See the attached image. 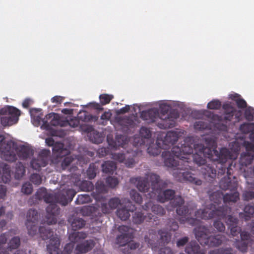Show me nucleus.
Segmentation results:
<instances>
[{
	"label": "nucleus",
	"mask_w": 254,
	"mask_h": 254,
	"mask_svg": "<svg viewBox=\"0 0 254 254\" xmlns=\"http://www.w3.org/2000/svg\"><path fill=\"white\" fill-rule=\"evenodd\" d=\"M172 151L177 156L182 157H185L182 156V152L185 154H190L194 151H198L212 161L213 165L218 170V175H223L227 171L228 166H227L226 163L232 157L231 151L226 147H222L218 151L215 148L204 146L202 144H194L193 140L190 137L184 139L181 146L174 147Z\"/></svg>",
	"instance_id": "f257e3e1"
},
{
	"label": "nucleus",
	"mask_w": 254,
	"mask_h": 254,
	"mask_svg": "<svg viewBox=\"0 0 254 254\" xmlns=\"http://www.w3.org/2000/svg\"><path fill=\"white\" fill-rule=\"evenodd\" d=\"M76 192L73 189L64 190L56 193L48 192L46 189H39L35 196L38 200L43 199L49 204L46 208V221L48 225L56 224L57 216L60 212V208L57 203L66 205L72 200Z\"/></svg>",
	"instance_id": "f03ea898"
},
{
	"label": "nucleus",
	"mask_w": 254,
	"mask_h": 254,
	"mask_svg": "<svg viewBox=\"0 0 254 254\" xmlns=\"http://www.w3.org/2000/svg\"><path fill=\"white\" fill-rule=\"evenodd\" d=\"M181 146L179 145H176V146ZM174 147L175 146L172 148V153L168 151H164L162 152L161 156L164 159L165 165L170 168H176L174 169L173 175L178 182H188L196 186H200L202 184V181L195 177L194 174L188 170V168H190V166L189 165V161H188L190 158L186 156L188 154H184L182 152V156L185 157L177 156L172 151Z\"/></svg>",
	"instance_id": "7ed1b4c3"
},
{
	"label": "nucleus",
	"mask_w": 254,
	"mask_h": 254,
	"mask_svg": "<svg viewBox=\"0 0 254 254\" xmlns=\"http://www.w3.org/2000/svg\"><path fill=\"white\" fill-rule=\"evenodd\" d=\"M179 117L178 113L173 111L169 114H163L160 117L158 111L156 108L143 111L140 114V118L147 123H156L157 126L162 129H166L174 127L175 120Z\"/></svg>",
	"instance_id": "20e7f679"
},
{
	"label": "nucleus",
	"mask_w": 254,
	"mask_h": 254,
	"mask_svg": "<svg viewBox=\"0 0 254 254\" xmlns=\"http://www.w3.org/2000/svg\"><path fill=\"white\" fill-rule=\"evenodd\" d=\"M232 162L231 160H230ZM232 162H228L227 175V178H222L220 183V188L223 190H230V193H227L223 194V200L225 203L230 202H236L239 199V193L238 192V182L236 180H232L231 175L232 173L231 167Z\"/></svg>",
	"instance_id": "39448f33"
},
{
	"label": "nucleus",
	"mask_w": 254,
	"mask_h": 254,
	"mask_svg": "<svg viewBox=\"0 0 254 254\" xmlns=\"http://www.w3.org/2000/svg\"><path fill=\"white\" fill-rule=\"evenodd\" d=\"M193 231L195 238L202 245L210 247H218L226 240L225 237L222 235L210 236V230L207 227L204 226L196 227Z\"/></svg>",
	"instance_id": "423d86ee"
},
{
	"label": "nucleus",
	"mask_w": 254,
	"mask_h": 254,
	"mask_svg": "<svg viewBox=\"0 0 254 254\" xmlns=\"http://www.w3.org/2000/svg\"><path fill=\"white\" fill-rule=\"evenodd\" d=\"M225 113L223 116L214 114L209 111H206V116L210 119L214 124V126L218 130L227 131L228 129L226 123L231 121L236 113V110L229 104L223 105Z\"/></svg>",
	"instance_id": "0eeeda50"
},
{
	"label": "nucleus",
	"mask_w": 254,
	"mask_h": 254,
	"mask_svg": "<svg viewBox=\"0 0 254 254\" xmlns=\"http://www.w3.org/2000/svg\"><path fill=\"white\" fill-rule=\"evenodd\" d=\"M158 234L159 236V239H158L156 231L151 229L144 237L145 242L147 244L148 247L151 248L153 251H156L158 244L166 245L170 242L171 239L172 234L165 229L159 230Z\"/></svg>",
	"instance_id": "6e6552de"
},
{
	"label": "nucleus",
	"mask_w": 254,
	"mask_h": 254,
	"mask_svg": "<svg viewBox=\"0 0 254 254\" xmlns=\"http://www.w3.org/2000/svg\"><path fill=\"white\" fill-rule=\"evenodd\" d=\"M214 210L205 208L199 209L195 212V216L197 218L203 219H210L217 217L219 219H226L227 215L231 211V208L227 205H223L216 208L214 206Z\"/></svg>",
	"instance_id": "1a4fd4ad"
},
{
	"label": "nucleus",
	"mask_w": 254,
	"mask_h": 254,
	"mask_svg": "<svg viewBox=\"0 0 254 254\" xmlns=\"http://www.w3.org/2000/svg\"><path fill=\"white\" fill-rule=\"evenodd\" d=\"M214 210L205 208L199 209L195 212V216L197 218L203 219H210L217 217L219 219H226L227 215L231 211V208L227 205H223L216 208L214 206Z\"/></svg>",
	"instance_id": "9d476101"
},
{
	"label": "nucleus",
	"mask_w": 254,
	"mask_h": 254,
	"mask_svg": "<svg viewBox=\"0 0 254 254\" xmlns=\"http://www.w3.org/2000/svg\"><path fill=\"white\" fill-rule=\"evenodd\" d=\"M0 122L3 127L16 124L20 115V111L12 106H5L0 110Z\"/></svg>",
	"instance_id": "9b49d317"
},
{
	"label": "nucleus",
	"mask_w": 254,
	"mask_h": 254,
	"mask_svg": "<svg viewBox=\"0 0 254 254\" xmlns=\"http://www.w3.org/2000/svg\"><path fill=\"white\" fill-rule=\"evenodd\" d=\"M190 154L187 155L186 156H191L193 161L199 165H202L201 168V172L205 177H210L211 178H214L216 176L217 170L214 168L213 164L205 165L206 162V158L202 154L198 152V151H194Z\"/></svg>",
	"instance_id": "f8f14e48"
},
{
	"label": "nucleus",
	"mask_w": 254,
	"mask_h": 254,
	"mask_svg": "<svg viewBox=\"0 0 254 254\" xmlns=\"http://www.w3.org/2000/svg\"><path fill=\"white\" fill-rule=\"evenodd\" d=\"M15 143L12 140H8L1 144L0 146V157L7 162H14L17 160Z\"/></svg>",
	"instance_id": "ddd939ff"
},
{
	"label": "nucleus",
	"mask_w": 254,
	"mask_h": 254,
	"mask_svg": "<svg viewBox=\"0 0 254 254\" xmlns=\"http://www.w3.org/2000/svg\"><path fill=\"white\" fill-rule=\"evenodd\" d=\"M148 178L151 183V191L148 193L151 198H155L156 192H161V190L167 188L170 182L168 180H162L160 176L154 173H151Z\"/></svg>",
	"instance_id": "4468645a"
},
{
	"label": "nucleus",
	"mask_w": 254,
	"mask_h": 254,
	"mask_svg": "<svg viewBox=\"0 0 254 254\" xmlns=\"http://www.w3.org/2000/svg\"><path fill=\"white\" fill-rule=\"evenodd\" d=\"M51 243L47 245V249L49 254H71L74 245L69 243L65 245L63 251L60 250V241L58 238L51 240Z\"/></svg>",
	"instance_id": "2eb2a0df"
},
{
	"label": "nucleus",
	"mask_w": 254,
	"mask_h": 254,
	"mask_svg": "<svg viewBox=\"0 0 254 254\" xmlns=\"http://www.w3.org/2000/svg\"><path fill=\"white\" fill-rule=\"evenodd\" d=\"M136 153L135 151H127L126 152L115 153L112 154V158L121 163H124L126 167L133 168L136 163L134 156Z\"/></svg>",
	"instance_id": "dca6fc26"
},
{
	"label": "nucleus",
	"mask_w": 254,
	"mask_h": 254,
	"mask_svg": "<svg viewBox=\"0 0 254 254\" xmlns=\"http://www.w3.org/2000/svg\"><path fill=\"white\" fill-rule=\"evenodd\" d=\"M38 220V213L37 211L32 209H29L27 213L26 226L28 234L31 236H33L37 233Z\"/></svg>",
	"instance_id": "f3484780"
},
{
	"label": "nucleus",
	"mask_w": 254,
	"mask_h": 254,
	"mask_svg": "<svg viewBox=\"0 0 254 254\" xmlns=\"http://www.w3.org/2000/svg\"><path fill=\"white\" fill-rule=\"evenodd\" d=\"M185 200L180 195H175L169 202V205L173 208H176V213L179 216H186L191 214V211L187 205H185Z\"/></svg>",
	"instance_id": "a211bd4d"
},
{
	"label": "nucleus",
	"mask_w": 254,
	"mask_h": 254,
	"mask_svg": "<svg viewBox=\"0 0 254 254\" xmlns=\"http://www.w3.org/2000/svg\"><path fill=\"white\" fill-rule=\"evenodd\" d=\"M51 154L49 149H43L39 153L36 158H33L30 162V166L34 170L39 171L42 167L46 166L49 161Z\"/></svg>",
	"instance_id": "6ab92c4d"
},
{
	"label": "nucleus",
	"mask_w": 254,
	"mask_h": 254,
	"mask_svg": "<svg viewBox=\"0 0 254 254\" xmlns=\"http://www.w3.org/2000/svg\"><path fill=\"white\" fill-rule=\"evenodd\" d=\"M118 231L120 234L116 238V243L125 247L133 238V230L128 226L122 225L119 227Z\"/></svg>",
	"instance_id": "aec40b11"
},
{
	"label": "nucleus",
	"mask_w": 254,
	"mask_h": 254,
	"mask_svg": "<svg viewBox=\"0 0 254 254\" xmlns=\"http://www.w3.org/2000/svg\"><path fill=\"white\" fill-rule=\"evenodd\" d=\"M46 118L47 120H51L49 123L47 121H44L41 127L46 130L51 129L52 126H65L68 123L67 121H62L60 115L55 113L48 114Z\"/></svg>",
	"instance_id": "412c9836"
},
{
	"label": "nucleus",
	"mask_w": 254,
	"mask_h": 254,
	"mask_svg": "<svg viewBox=\"0 0 254 254\" xmlns=\"http://www.w3.org/2000/svg\"><path fill=\"white\" fill-rule=\"evenodd\" d=\"M53 152L54 156L52 159V163L57 165H59L61 157L70 153L69 150L64 147V144L60 142H55L53 147Z\"/></svg>",
	"instance_id": "4be33fe9"
},
{
	"label": "nucleus",
	"mask_w": 254,
	"mask_h": 254,
	"mask_svg": "<svg viewBox=\"0 0 254 254\" xmlns=\"http://www.w3.org/2000/svg\"><path fill=\"white\" fill-rule=\"evenodd\" d=\"M151 173L146 174L145 177L132 178L130 179V182L136 183V187L140 191L144 192L150 191V193L151 191V183L148 178V176Z\"/></svg>",
	"instance_id": "5701e85b"
},
{
	"label": "nucleus",
	"mask_w": 254,
	"mask_h": 254,
	"mask_svg": "<svg viewBox=\"0 0 254 254\" xmlns=\"http://www.w3.org/2000/svg\"><path fill=\"white\" fill-rule=\"evenodd\" d=\"M145 220L149 222H152V220H153V224L156 225H158L160 222L158 217L151 213L144 216L142 212H136L132 216V222L136 224H140Z\"/></svg>",
	"instance_id": "b1692460"
},
{
	"label": "nucleus",
	"mask_w": 254,
	"mask_h": 254,
	"mask_svg": "<svg viewBox=\"0 0 254 254\" xmlns=\"http://www.w3.org/2000/svg\"><path fill=\"white\" fill-rule=\"evenodd\" d=\"M121 200L119 198L115 197L111 198L108 203L102 202L100 208L102 212L104 214H109L112 210L116 209L121 204Z\"/></svg>",
	"instance_id": "393cba45"
},
{
	"label": "nucleus",
	"mask_w": 254,
	"mask_h": 254,
	"mask_svg": "<svg viewBox=\"0 0 254 254\" xmlns=\"http://www.w3.org/2000/svg\"><path fill=\"white\" fill-rule=\"evenodd\" d=\"M15 149L16 150V155L21 160H26L33 154V149L24 145L17 146L15 144Z\"/></svg>",
	"instance_id": "a878e982"
},
{
	"label": "nucleus",
	"mask_w": 254,
	"mask_h": 254,
	"mask_svg": "<svg viewBox=\"0 0 254 254\" xmlns=\"http://www.w3.org/2000/svg\"><path fill=\"white\" fill-rule=\"evenodd\" d=\"M95 243L92 240H86L82 243L78 244L75 247L76 254H85L91 251L94 247Z\"/></svg>",
	"instance_id": "bb28decb"
},
{
	"label": "nucleus",
	"mask_w": 254,
	"mask_h": 254,
	"mask_svg": "<svg viewBox=\"0 0 254 254\" xmlns=\"http://www.w3.org/2000/svg\"><path fill=\"white\" fill-rule=\"evenodd\" d=\"M176 191L172 189H167L162 191L156 192V196L158 201L161 203L171 201L175 197Z\"/></svg>",
	"instance_id": "cd10ccee"
},
{
	"label": "nucleus",
	"mask_w": 254,
	"mask_h": 254,
	"mask_svg": "<svg viewBox=\"0 0 254 254\" xmlns=\"http://www.w3.org/2000/svg\"><path fill=\"white\" fill-rule=\"evenodd\" d=\"M185 252L188 254H205L195 241H191L187 245Z\"/></svg>",
	"instance_id": "c85d7f7f"
},
{
	"label": "nucleus",
	"mask_w": 254,
	"mask_h": 254,
	"mask_svg": "<svg viewBox=\"0 0 254 254\" xmlns=\"http://www.w3.org/2000/svg\"><path fill=\"white\" fill-rule=\"evenodd\" d=\"M143 208L145 210H148L151 207V211L155 214L160 216H163L165 214L164 208L159 204H153L151 201L146 202L142 206Z\"/></svg>",
	"instance_id": "c756f323"
},
{
	"label": "nucleus",
	"mask_w": 254,
	"mask_h": 254,
	"mask_svg": "<svg viewBox=\"0 0 254 254\" xmlns=\"http://www.w3.org/2000/svg\"><path fill=\"white\" fill-rule=\"evenodd\" d=\"M39 233L40 236L43 240H46L50 239V243H51V240L54 238H58L54 236V232L49 226H40L39 228Z\"/></svg>",
	"instance_id": "7c9ffc66"
},
{
	"label": "nucleus",
	"mask_w": 254,
	"mask_h": 254,
	"mask_svg": "<svg viewBox=\"0 0 254 254\" xmlns=\"http://www.w3.org/2000/svg\"><path fill=\"white\" fill-rule=\"evenodd\" d=\"M242 242L238 244V248L242 252H246L248 248V244L244 242L245 241H248L251 239V235L250 233L245 231H243L240 233Z\"/></svg>",
	"instance_id": "2f4dec72"
},
{
	"label": "nucleus",
	"mask_w": 254,
	"mask_h": 254,
	"mask_svg": "<svg viewBox=\"0 0 254 254\" xmlns=\"http://www.w3.org/2000/svg\"><path fill=\"white\" fill-rule=\"evenodd\" d=\"M178 134L176 131H168L163 141V143L167 146L173 145L178 140Z\"/></svg>",
	"instance_id": "473e14b6"
},
{
	"label": "nucleus",
	"mask_w": 254,
	"mask_h": 254,
	"mask_svg": "<svg viewBox=\"0 0 254 254\" xmlns=\"http://www.w3.org/2000/svg\"><path fill=\"white\" fill-rule=\"evenodd\" d=\"M68 221L70 222L72 229L73 231L82 229L86 224V222L83 219L78 217L69 218Z\"/></svg>",
	"instance_id": "72a5a7b5"
},
{
	"label": "nucleus",
	"mask_w": 254,
	"mask_h": 254,
	"mask_svg": "<svg viewBox=\"0 0 254 254\" xmlns=\"http://www.w3.org/2000/svg\"><path fill=\"white\" fill-rule=\"evenodd\" d=\"M87 237V234L83 232H77L74 231L68 237V239L71 243L74 244L84 240Z\"/></svg>",
	"instance_id": "f704fd0d"
},
{
	"label": "nucleus",
	"mask_w": 254,
	"mask_h": 254,
	"mask_svg": "<svg viewBox=\"0 0 254 254\" xmlns=\"http://www.w3.org/2000/svg\"><path fill=\"white\" fill-rule=\"evenodd\" d=\"M244 213H240V218L244 219L245 221L249 220L251 218L254 216V206L250 204L245 206Z\"/></svg>",
	"instance_id": "c9c22d12"
},
{
	"label": "nucleus",
	"mask_w": 254,
	"mask_h": 254,
	"mask_svg": "<svg viewBox=\"0 0 254 254\" xmlns=\"http://www.w3.org/2000/svg\"><path fill=\"white\" fill-rule=\"evenodd\" d=\"M254 158V153L252 152H246L241 154L240 162L243 166H248L251 164Z\"/></svg>",
	"instance_id": "e433bc0d"
},
{
	"label": "nucleus",
	"mask_w": 254,
	"mask_h": 254,
	"mask_svg": "<svg viewBox=\"0 0 254 254\" xmlns=\"http://www.w3.org/2000/svg\"><path fill=\"white\" fill-rule=\"evenodd\" d=\"M117 169V164L112 161H105L102 164V169L103 173L113 174Z\"/></svg>",
	"instance_id": "4c0bfd02"
},
{
	"label": "nucleus",
	"mask_w": 254,
	"mask_h": 254,
	"mask_svg": "<svg viewBox=\"0 0 254 254\" xmlns=\"http://www.w3.org/2000/svg\"><path fill=\"white\" fill-rule=\"evenodd\" d=\"M75 157L73 156L69 155V154L61 157L60 159V162L59 164H61L62 170H65L70 165V164L73 162L75 160Z\"/></svg>",
	"instance_id": "58836bf2"
},
{
	"label": "nucleus",
	"mask_w": 254,
	"mask_h": 254,
	"mask_svg": "<svg viewBox=\"0 0 254 254\" xmlns=\"http://www.w3.org/2000/svg\"><path fill=\"white\" fill-rule=\"evenodd\" d=\"M128 141V140L126 136L122 134H117L116 136L114 147H117L118 146H121L124 148L125 146L127 144Z\"/></svg>",
	"instance_id": "ea45409f"
},
{
	"label": "nucleus",
	"mask_w": 254,
	"mask_h": 254,
	"mask_svg": "<svg viewBox=\"0 0 254 254\" xmlns=\"http://www.w3.org/2000/svg\"><path fill=\"white\" fill-rule=\"evenodd\" d=\"M25 173V168L21 162L16 164L14 177L17 180L21 179Z\"/></svg>",
	"instance_id": "a19ab883"
},
{
	"label": "nucleus",
	"mask_w": 254,
	"mask_h": 254,
	"mask_svg": "<svg viewBox=\"0 0 254 254\" xmlns=\"http://www.w3.org/2000/svg\"><path fill=\"white\" fill-rule=\"evenodd\" d=\"M139 244L135 242H129L127 246L122 250L123 254H132L131 251L138 248Z\"/></svg>",
	"instance_id": "79ce46f5"
},
{
	"label": "nucleus",
	"mask_w": 254,
	"mask_h": 254,
	"mask_svg": "<svg viewBox=\"0 0 254 254\" xmlns=\"http://www.w3.org/2000/svg\"><path fill=\"white\" fill-rule=\"evenodd\" d=\"M223 194L220 191H216L213 192L209 195V199L211 201L216 204H219L221 202V200L223 199Z\"/></svg>",
	"instance_id": "37998d69"
},
{
	"label": "nucleus",
	"mask_w": 254,
	"mask_h": 254,
	"mask_svg": "<svg viewBox=\"0 0 254 254\" xmlns=\"http://www.w3.org/2000/svg\"><path fill=\"white\" fill-rule=\"evenodd\" d=\"M117 215L122 220H126L130 216L129 211L125 207L119 208L117 211Z\"/></svg>",
	"instance_id": "c03bdc74"
},
{
	"label": "nucleus",
	"mask_w": 254,
	"mask_h": 254,
	"mask_svg": "<svg viewBox=\"0 0 254 254\" xmlns=\"http://www.w3.org/2000/svg\"><path fill=\"white\" fill-rule=\"evenodd\" d=\"M240 129L244 133H251L254 131V123H244L240 126Z\"/></svg>",
	"instance_id": "a18cd8bd"
},
{
	"label": "nucleus",
	"mask_w": 254,
	"mask_h": 254,
	"mask_svg": "<svg viewBox=\"0 0 254 254\" xmlns=\"http://www.w3.org/2000/svg\"><path fill=\"white\" fill-rule=\"evenodd\" d=\"M88 136L91 141L94 143L98 144L102 141V138L99 132L93 130L88 133Z\"/></svg>",
	"instance_id": "49530a36"
},
{
	"label": "nucleus",
	"mask_w": 254,
	"mask_h": 254,
	"mask_svg": "<svg viewBox=\"0 0 254 254\" xmlns=\"http://www.w3.org/2000/svg\"><path fill=\"white\" fill-rule=\"evenodd\" d=\"M91 201V197L89 195L87 194L78 195L76 200L75 203L76 204H81L84 203H88Z\"/></svg>",
	"instance_id": "de8ad7c7"
},
{
	"label": "nucleus",
	"mask_w": 254,
	"mask_h": 254,
	"mask_svg": "<svg viewBox=\"0 0 254 254\" xmlns=\"http://www.w3.org/2000/svg\"><path fill=\"white\" fill-rule=\"evenodd\" d=\"M97 168L94 163L90 164L87 170V175L89 179H94L97 174Z\"/></svg>",
	"instance_id": "09e8293b"
},
{
	"label": "nucleus",
	"mask_w": 254,
	"mask_h": 254,
	"mask_svg": "<svg viewBox=\"0 0 254 254\" xmlns=\"http://www.w3.org/2000/svg\"><path fill=\"white\" fill-rule=\"evenodd\" d=\"M210 126L202 121H198L195 122L194 127L196 130H202L205 129H210Z\"/></svg>",
	"instance_id": "8fccbe9b"
},
{
	"label": "nucleus",
	"mask_w": 254,
	"mask_h": 254,
	"mask_svg": "<svg viewBox=\"0 0 254 254\" xmlns=\"http://www.w3.org/2000/svg\"><path fill=\"white\" fill-rule=\"evenodd\" d=\"M131 199L136 203L140 204L142 202V198L141 195L134 190H131L130 191Z\"/></svg>",
	"instance_id": "3c124183"
},
{
	"label": "nucleus",
	"mask_w": 254,
	"mask_h": 254,
	"mask_svg": "<svg viewBox=\"0 0 254 254\" xmlns=\"http://www.w3.org/2000/svg\"><path fill=\"white\" fill-rule=\"evenodd\" d=\"M113 95L107 94H101L99 96L100 103L102 105L109 104L113 99Z\"/></svg>",
	"instance_id": "603ef678"
},
{
	"label": "nucleus",
	"mask_w": 254,
	"mask_h": 254,
	"mask_svg": "<svg viewBox=\"0 0 254 254\" xmlns=\"http://www.w3.org/2000/svg\"><path fill=\"white\" fill-rule=\"evenodd\" d=\"M221 107V102L218 100H213L209 102L207 107L211 110H219Z\"/></svg>",
	"instance_id": "864d4df0"
},
{
	"label": "nucleus",
	"mask_w": 254,
	"mask_h": 254,
	"mask_svg": "<svg viewBox=\"0 0 254 254\" xmlns=\"http://www.w3.org/2000/svg\"><path fill=\"white\" fill-rule=\"evenodd\" d=\"M95 190L99 193H104L107 191V188L104 182L102 181H98L95 185Z\"/></svg>",
	"instance_id": "5fc2aeb1"
},
{
	"label": "nucleus",
	"mask_w": 254,
	"mask_h": 254,
	"mask_svg": "<svg viewBox=\"0 0 254 254\" xmlns=\"http://www.w3.org/2000/svg\"><path fill=\"white\" fill-rule=\"evenodd\" d=\"M30 181L35 185L38 186L42 183V179L39 174L33 173L30 177Z\"/></svg>",
	"instance_id": "6e6d98bb"
},
{
	"label": "nucleus",
	"mask_w": 254,
	"mask_h": 254,
	"mask_svg": "<svg viewBox=\"0 0 254 254\" xmlns=\"http://www.w3.org/2000/svg\"><path fill=\"white\" fill-rule=\"evenodd\" d=\"M33 191V187L29 182H26L23 184L21 192L25 194H30Z\"/></svg>",
	"instance_id": "4d7b16f0"
},
{
	"label": "nucleus",
	"mask_w": 254,
	"mask_h": 254,
	"mask_svg": "<svg viewBox=\"0 0 254 254\" xmlns=\"http://www.w3.org/2000/svg\"><path fill=\"white\" fill-rule=\"evenodd\" d=\"M11 178L10 170L9 168H6L3 170L2 174L1 176L2 181L4 183L10 182Z\"/></svg>",
	"instance_id": "13d9d810"
},
{
	"label": "nucleus",
	"mask_w": 254,
	"mask_h": 254,
	"mask_svg": "<svg viewBox=\"0 0 254 254\" xmlns=\"http://www.w3.org/2000/svg\"><path fill=\"white\" fill-rule=\"evenodd\" d=\"M139 134L142 139H149L151 136L150 130L148 128L144 127L140 128Z\"/></svg>",
	"instance_id": "bf43d9fd"
},
{
	"label": "nucleus",
	"mask_w": 254,
	"mask_h": 254,
	"mask_svg": "<svg viewBox=\"0 0 254 254\" xmlns=\"http://www.w3.org/2000/svg\"><path fill=\"white\" fill-rule=\"evenodd\" d=\"M205 142L206 146L216 148L217 142L214 136L205 137Z\"/></svg>",
	"instance_id": "052dcab7"
},
{
	"label": "nucleus",
	"mask_w": 254,
	"mask_h": 254,
	"mask_svg": "<svg viewBox=\"0 0 254 254\" xmlns=\"http://www.w3.org/2000/svg\"><path fill=\"white\" fill-rule=\"evenodd\" d=\"M107 185L110 188H114L119 184L118 180L117 178L109 177L106 180Z\"/></svg>",
	"instance_id": "680f3d73"
},
{
	"label": "nucleus",
	"mask_w": 254,
	"mask_h": 254,
	"mask_svg": "<svg viewBox=\"0 0 254 254\" xmlns=\"http://www.w3.org/2000/svg\"><path fill=\"white\" fill-rule=\"evenodd\" d=\"M167 228L170 231H176L179 228L178 223L173 219H169L167 223Z\"/></svg>",
	"instance_id": "e2e57ef3"
},
{
	"label": "nucleus",
	"mask_w": 254,
	"mask_h": 254,
	"mask_svg": "<svg viewBox=\"0 0 254 254\" xmlns=\"http://www.w3.org/2000/svg\"><path fill=\"white\" fill-rule=\"evenodd\" d=\"M245 117L249 121H254V109L251 108L247 109L245 112Z\"/></svg>",
	"instance_id": "0e129e2a"
},
{
	"label": "nucleus",
	"mask_w": 254,
	"mask_h": 254,
	"mask_svg": "<svg viewBox=\"0 0 254 254\" xmlns=\"http://www.w3.org/2000/svg\"><path fill=\"white\" fill-rule=\"evenodd\" d=\"M227 216V219L226 223L228 225V227H231L238 224V219L237 218L234 217L232 215H229V214Z\"/></svg>",
	"instance_id": "69168bd1"
},
{
	"label": "nucleus",
	"mask_w": 254,
	"mask_h": 254,
	"mask_svg": "<svg viewBox=\"0 0 254 254\" xmlns=\"http://www.w3.org/2000/svg\"><path fill=\"white\" fill-rule=\"evenodd\" d=\"M81 187L82 190L85 191H89L93 189V185L90 182L84 181L82 183Z\"/></svg>",
	"instance_id": "338daca9"
},
{
	"label": "nucleus",
	"mask_w": 254,
	"mask_h": 254,
	"mask_svg": "<svg viewBox=\"0 0 254 254\" xmlns=\"http://www.w3.org/2000/svg\"><path fill=\"white\" fill-rule=\"evenodd\" d=\"M243 199L245 201H249L254 198V191H245L242 195Z\"/></svg>",
	"instance_id": "774afa93"
}]
</instances>
